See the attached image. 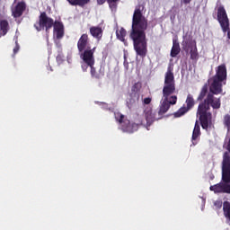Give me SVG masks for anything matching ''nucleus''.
Returning <instances> with one entry per match:
<instances>
[{
	"instance_id": "nucleus-1",
	"label": "nucleus",
	"mask_w": 230,
	"mask_h": 230,
	"mask_svg": "<svg viewBox=\"0 0 230 230\" xmlns=\"http://www.w3.org/2000/svg\"><path fill=\"white\" fill-rule=\"evenodd\" d=\"M146 30H148V19L143 15L141 6L135 8L131 31L129 34L130 39L133 40V47L137 57L145 58L148 53V44L146 42Z\"/></svg>"
},
{
	"instance_id": "nucleus-2",
	"label": "nucleus",
	"mask_w": 230,
	"mask_h": 230,
	"mask_svg": "<svg viewBox=\"0 0 230 230\" xmlns=\"http://www.w3.org/2000/svg\"><path fill=\"white\" fill-rule=\"evenodd\" d=\"M222 93H224V89H221V92H217L209 86V93L204 101L199 104L197 114L199 116V123L203 130H208L213 123V114L209 111L211 108L213 111H218L222 107L221 98L215 97V95L222 94Z\"/></svg>"
},
{
	"instance_id": "nucleus-3",
	"label": "nucleus",
	"mask_w": 230,
	"mask_h": 230,
	"mask_svg": "<svg viewBox=\"0 0 230 230\" xmlns=\"http://www.w3.org/2000/svg\"><path fill=\"white\" fill-rule=\"evenodd\" d=\"M177 88L175 86V75H173V68L168 66L167 72L164 75V87H163V98L164 100L160 102L158 115L162 119L164 114L170 111L172 105H176L177 95L175 92Z\"/></svg>"
},
{
	"instance_id": "nucleus-4",
	"label": "nucleus",
	"mask_w": 230,
	"mask_h": 230,
	"mask_svg": "<svg viewBox=\"0 0 230 230\" xmlns=\"http://www.w3.org/2000/svg\"><path fill=\"white\" fill-rule=\"evenodd\" d=\"M89 34H82L77 41V49L80 54V58L83 60L84 64H87L91 68L92 78L100 80L104 74L102 71L97 73L96 68H94V53L96 52V47L91 49V43H89Z\"/></svg>"
},
{
	"instance_id": "nucleus-5",
	"label": "nucleus",
	"mask_w": 230,
	"mask_h": 230,
	"mask_svg": "<svg viewBox=\"0 0 230 230\" xmlns=\"http://www.w3.org/2000/svg\"><path fill=\"white\" fill-rule=\"evenodd\" d=\"M210 191L214 193H227L230 195V156L225 153L221 163V182L211 185Z\"/></svg>"
},
{
	"instance_id": "nucleus-6",
	"label": "nucleus",
	"mask_w": 230,
	"mask_h": 230,
	"mask_svg": "<svg viewBox=\"0 0 230 230\" xmlns=\"http://www.w3.org/2000/svg\"><path fill=\"white\" fill-rule=\"evenodd\" d=\"M212 83L209 87L213 91L221 92L223 89L222 82H226L227 80V68L226 65H220L216 69V75L211 78Z\"/></svg>"
},
{
	"instance_id": "nucleus-7",
	"label": "nucleus",
	"mask_w": 230,
	"mask_h": 230,
	"mask_svg": "<svg viewBox=\"0 0 230 230\" xmlns=\"http://www.w3.org/2000/svg\"><path fill=\"white\" fill-rule=\"evenodd\" d=\"M55 26V20L53 18L49 17L46 12H42L39 16V22L34 24V28L37 31H49L51 28Z\"/></svg>"
},
{
	"instance_id": "nucleus-8",
	"label": "nucleus",
	"mask_w": 230,
	"mask_h": 230,
	"mask_svg": "<svg viewBox=\"0 0 230 230\" xmlns=\"http://www.w3.org/2000/svg\"><path fill=\"white\" fill-rule=\"evenodd\" d=\"M217 21L226 33L227 30H229V17L227 16V12L226 11V7L224 5H220L217 8Z\"/></svg>"
},
{
	"instance_id": "nucleus-9",
	"label": "nucleus",
	"mask_w": 230,
	"mask_h": 230,
	"mask_svg": "<svg viewBox=\"0 0 230 230\" xmlns=\"http://www.w3.org/2000/svg\"><path fill=\"white\" fill-rule=\"evenodd\" d=\"M185 103L187 106L181 107L176 112L173 113L174 118H181V116H184L186 112L191 111L192 107H195V99L193 98V95L189 93L187 95Z\"/></svg>"
},
{
	"instance_id": "nucleus-10",
	"label": "nucleus",
	"mask_w": 230,
	"mask_h": 230,
	"mask_svg": "<svg viewBox=\"0 0 230 230\" xmlns=\"http://www.w3.org/2000/svg\"><path fill=\"white\" fill-rule=\"evenodd\" d=\"M139 98H141V94L129 93L126 99V105L128 109H132L139 103Z\"/></svg>"
},
{
	"instance_id": "nucleus-11",
	"label": "nucleus",
	"mask_w": 230,
	"mask_h": 230,
	"mask_svg": "<svg viewBox=\"0 0 230 230\" xmlns=\"http://www.w3.org/2000/svg\"><path fill=\"white\" fill-rule=\"evenodd\" d=\"M25 10H26V3L19 2L15 5V7L13 9V17H14V19H19V17H22V13H24Z\"/></svg>"
},
{
	"instance_id": "nucleus-12",
	"label": "nucleus",
	"mask_w": 230,
	"mask_h": 230,
	"mask_svg": "<svg viewBox=\"0 0 230 230\" xmlns=\"http://www.w3.org/2000/svg\"><path fill=\"white\" fill-rule=\"evenodd\" d=\"M52 28H54V35L58 40L64 37V23L62 22L56 21Z\"/></svg>"
},
{
	"instance_id": "nucleus-13",
	"label": "nucleus",
	"mask_w": 230,
	"mask_h": 230,
	"mask_svg": "<svg viewBox=\"0 0 230 230\" xmlns=\"http://www.w3.org/2000/svg\"><path fill=\"white\" fill-rule=\"evenodd\" d=\"M146 120L147 127H150L154 121H157V119H161V117L156 118L155 117V111H154L152 109L146 110L145 111Z\"/></svg>"
},
{
	"instance_id": "nucleus-14",
	"label": "nucleus",
	"mask_w": 230,
	"mask_h": 230,
	"mask_svg": "<svg viewBox=\"0 0 230 230\" xmlns=\"http://www.w3.org/2000/svg\"><path fill=\"white\" fill-rule=\"evenodd\" d=\"M90 34L93 39H97V40H102L103 37V29L100 26H92L90 28Z\"/></svg>"
},
{
	"instance_id": "nucleus-15",
	"label": "nucleus",
	"mask_w": 230,
	"mask_h": 230,
	"mask_svg": "<svg viewBox=\"0 0 230 230\" xmlns=\"http://www.w3.org/2000/svg\"><path fill=\"white\" fill-rule=\"evenodd\" d=\"M188 48L190 49V60H199V49H197V41H190Z\"/></svg>"
},
{
	"instance_id": "nucleus-16",
	"label": "nucleus",
	"mask_w": 230,
	"mask_h": 230,
	"mask_svg": "<svg viewBox=\"0 0 230 230\" xmlns=\"http://www.w3.org/2000/svg\"><path fill=\"white\" fill-rule=\"evenodd\" d=\"M200 124H199V120H196L191 137V141L193 145H197V139L200 137Z\"/></svg>"
},
{
	"instance_id": "nucleus-17",
	"label": "nucleus",
	"mask_w": 230,
	"mask_h": 230,
	"mask_svg": "<svg viewBox=\"0 0 230 230\" xmlns=\"http://www.w3.org/2000/svg\"><path fill=\"white\" fill-rule=\"evenodd\" d=\"M10 31V23L6 20H0V39Z\"/></svg>"
},
{
	"instance_id": "nucleus-18",
	"label": "nucleus",
	"mask_w": 230,
	"mask_h": 230,
	"mask_svg": "<svg viewBox=\"0 0 230 230\" xmlns=\"http://www.w3.org/2000/svg\"><path fill=\"white\" fill-rule=\"evenodd\" d=\"M141 125H143V120H140L138 123L128 122V124L126 127V130L127 132H129V134H132L137 131V129L139 128V127H141Z\"/></svg>"
},
{
	"instance_id": "nucleus-19",
	"label": "nucleus",
	"mask_w": 230,
	"mask_h": 230,
	"mask_svg": "<svg viewBox=\"0 0 230 230\" xmlns=\"http://www.w3.org/2000/svg\"><path fill=\"white\" fill-rule=\"evenodd\" d=\"M179 53H181V45L179 44V42L177 40H173L172 41V47L171 49V57L172 58H175V57H177V55H179Z\"/></svg>"
},
{
	"instance_id": "nucleus-20",
	"label": "nucleus",
	"mask_w": 230,
	"mask_h": 230,
	"mask_svg": "<svg viewBox=\"0 0 230 230\" xmlns=\"http://www.w3.org/2000/svg\"><path fill=\"white\" fill-rule=\"evenodd\" d=\"M208 91H209V87H208V84H205L202 86V88L199 92V94L198 95L197 101L202 102V100H204V98H206V96L208 97V94H209Z\"/></svg>"
},
{
	"instance_id": "nucleus-21",
	"label": "nucleus",
	"mask_w": 230,
	"mask_h": 230,
	"mask_svg": "<svg viewBox=\"0 0 230 230\" xmlns=\"http://www.w3.org/2000/svg\"><path fill=\"white\" fill-rule=\"evenodd\" d=\"M116 36L125 46H128V44H127V40H125V37H127V30H125V28H120L119 31H117Z\"/></svg>"
},
{
	"instance_id": "nucleus-22",
	"label": "nucleus",
	"mask_w": 230,
	"mask_h": 230,
	"mask_svg": "<svg viewBox=\"0 0 230 230\" xmlns=\"http://www.w3.org/2000/svg\"><path fill=\"white\" fill-rule=\"evenodd\" d=\"M72 6H85L91 0H66Z\"/></svg>"
},
{
	"instance_id": "nucleus-23",
	"label": "nucleus",
	"mask_w": 230,
	"mask_h": 230,
	"mask_svg": "<svg viewBox=\"0 0 230 230\" xmlns=\"http://www.w3.org/2000/svg\"><path fill=\"white\" fill-rule=\"evenodd\" d=\"M143 87V84L141 82L135 83L131 87L132 94H141V89Z\"/></svg>"
},
{
	"instance_id": "nucleus-24",
	"label": "nucleus",
	"mask_w": 230,
	"mask_h": 230,
	"mask_svg": "<svg viewBox=\"0 0 230 230\" xmlns=\"http://www.w3.org/2000/svg\"><path fill=\"white\" fill-rule=\"evenodd\" d=\"M223 211L226 218L230 219V203L229 201H225L223 203Z\"/></svg>"
},
{
	"instance_id": "nucleus-25",
	"label": "nucleus",
	"mask_w": 230,
	"mask_h": 230,
	"mask_svg": "<svg viewBox=\"0 0 230 230\" xmlns=\"http://www.w3.org/2000/svg\"><path fill=\"white\" fill-rule=\"evenodd\" d=\"M223 148H225L226 151L224 154H223V156L226 155V154H228L229 157H230V137L228 138H226L225 139V143L223 145Z\"/></svg>"
},
{
	"instance_id": "nucleus-26",
	"label": "nucleus",
	"mask_w": 230,
	"mask_h": 230,
	"mask_svg": "<svg viewBox=\"0 0 230 230\" xmlns=\"http://www.w3.org/2000/svg\"><path fill=\"white\" fill-rule=\"evenodd\" d=\"M223 123L225 127L227 128V132H230V115L226 114L223 119Z\"/></svg>"
},
{
	"instance_id": "nucleus-27",
	"label": "nucleus",
	"mask_w": 230,
	"mask_h": 230,
	"mask_svg": "<svg viewBox=\"0 0 230 230\" xmlns=\"http://www.w3.org/2000/svg\"><path fill=\"white\" fill-rule=\"evenodd\" d=\"M115 119L119 121V123H123V119H125V115L120 112L115 113Z\"/></svg>"
},
{
	"instance_id": "nucleus-28",
	"label": "nucleus",
	"mask_w": 230,
	"mask_h": 230,
	"mask_svg": "<svg viewBox=\"0 0 230 230\" xmlns=\"http://www.w3.org/2000/svg\"><path fill=\"white\" fill-rule=\"evenodd\" d=\"M118 0H108V3H109V5H110V8H111V10H116V7L118 6L116 4V2Z\"/></svg>"
},
{
	"instance_id": "nucleus-29",
	"label": "nucleus",
	"mask_w": 230,
	"mask_h": 230,
	"mask_svg": "<svg viewBox=\"0 0 230 230\" xmlns=\"http://www.w3.org/2000/svg\"><path fill=\"white\" fill-rule=\"evenodd\" d=\"M144 103H145V105H150V103H152V98H150V97L145 98Z\"/></svg>"
},
{
	"instance_id": "nucleus-30",
	"label": "nucleus",
	"mask_w": 230,
	"mask_h": 230,
	"mask_svg": "<svg viewBox=\"0 0 230 230\" xmlns=\"http://www.w3.org/2000/svg\"><path fill=\"white\" fill-rule=\"evenodd\" d=\"M82 69L83 71L85 73L87 71V69H89V65L88 64H83L82 65Z\"/></svg>"
},
{
	"instance_id": "nucleus-31",
	"label": "nucleus",
	"mask_w": 230,
	"mask_h": 230,
	"mask_svg": "<svg viewBox=\"0 0 230 230\" xmlns=\"http://www.w3.org/2000/svg\"><path fill=\"white\" fill-rule=\"evenodd\" d=\"M214 204L216 208H222V201H216Z\"/></svg>"
},
{
	"instance_id": "nucleus-32",
	"label": "nucleus",
	"mask_w": 230,
	"mask_h": 230,
	"mask_svg": "<svg viewBox=\"0 0 230 230\" xmlns=\"http://www.w3.org/2000/svg\"><path fill=\"white\" fill-rule=\"evenodd\" d=\"M18 52H19V45L16 44V46H15L14 49H13V53H14V55H15V54H17Z\"/></svg>"
},
{
	"instance_id": "nucleus-33",
	"label": "nucleus",
	"mask_w": 230,
	"mask_h": 230,
	"mask_svg": "<svg viewBox=\"0 0 230 230\" xmlns=\"http://www.w3.org/2000/svg\"><path fill=\"white\" fill-rule=\"evenodd\" d=\"M181 3L183 4H190V3H191V0H182Z\"/></svg>"
},
{
	"instance_id": "nucleus-34",
	"label": "nucleus",
	"mask_w": 230,
	"mask_h": 230,
	"mask_svg": "<svg viewBox=\"0 0 230 230\" xmlns=\"http://www.w3.org/2000/svg\"><path fill=\"white\" fill-rule=\"evenodd\" d=\"M106 0H97L98 4H103Z\"/></svg>"
},
{
	"instance_id": "nucleus-35",
	"label": "nucleus",
	"mask_w": 230,
	"mask_h": 230,
	"mask_svg": "<svg viewBox=\"0 0 230 230\" xmlns=\"http://www.w3.org/2000/svg\"><path fill=\"white\" fill-rule=\"evenodd\" d=\"M57 60H60V55L57 57Z\"/></svg>"
},
{
	"instance_id": "nucleus-36",
	"label": "nucleus",
	"mask_w": 230,
	"mask_h": 230,
	"mask_svg": "<svg viewBox=\"0 0 230 230\" xmlns=\"http://www.w3.org/2000/svg\"><path fill=\"white\" fill-rule=\"evenodd\" d=\"M214 114H217V111H214Z\"/></svg>"
}]
</instances>
